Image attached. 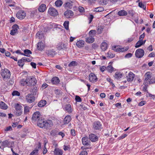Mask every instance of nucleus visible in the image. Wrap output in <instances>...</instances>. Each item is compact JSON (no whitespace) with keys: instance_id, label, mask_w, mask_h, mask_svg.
Here are the masks:
<instances>
[{"instance_id":"obj_1","label":"nucleus","mask_w":155,"mask_h":155,"mask_svg":"<svg viewBox=\"0 0 155 155\" xmlns=\"http://www.w3.org/2000/svg\"><path fill=\"white\" fill-rule=\"evenodd\" d=\"M38 126L41 128L47 129L53 125L52 121L50 120H45L41 119L37 122Z\"/></svg>"},{"instance_id":"obj_2","label":"nucleus","mask_w":155,"mask_h":155,"mask_svg":"<svg viewBox=\"0 0 155 155\" xmlns=\"http://www.w3.org/2000/svg\"><path fill=\"white\" fill-rule=\"evenodd\" d=\"M14 107L15 109V115L19 116L21 115L22 112L23 107L20 104L16 103L15 104Z\"/></svg>"},{"instance_id":"obj_3","label":"nucleus","mask_w":155,"mask_h":155,"mask_svg":"<svg viewBox=\"0 0 155 155\" xmlns=\"http://www.w3.org/2000/svg\"><path fill=\"white\" fill-rule=\"evenodd\" d=\"M1 75L3 79H8L11 76L10 72L8 69H5L1 72Z\"/></svg>"},{"instance_id":"obj_4","label":"nucleus","mask_w":155,"mask_h":155,"mask_svg":"<svg viewBox=\"0 0 155 155\" xmlns=\"http://www.w3.org/2000/svg\"><path fill=\"white\" fill-rule=\"evenodd\" d=\"M27 86H33L35 85L37 80L34 77H28L27 78Z\"/></svg>"},{"instance_id":"obj_5","label":"nucleus","mask_w":155,"mask_h":155,"mask_svg":"<svg viewBox=\"0 0 155 155\" xmlns=\"http://www.w3.org/2000/svg\"><path fill=\"white\" fill-rule=\"evenodd\" d=\"M144 50L141 48L137 49L135 52V55L136 57L140 58H142L144 55Z\"/></svg>"},{"instance_id":"obj_6","label":"nucleus","mask_w":155,"mask_h":155,"mask_svg":"<svg viewBox=\"0 0 155 155\" xmlns=\"http://www.w3.org/2000/svg\"><path fill=\"white\" fill-rule=\"evenodd\" d=\"M35 98V97L32 94H28L25 97L27 101L29 103H31L34 102Z\"/></svg>"},{"instance_id":"obj_7","label":"nucleus","mask_w":155,"mask_h":155,"mask_svg":"<svg viewBox=\"0 0 155 155\" xmlns=\"http://www.w3.org/2000/svg\"><path fill=\"white\" fill-rule=\"evenodd\" d=\"M93 127L96 130H100L102 128V125L99 121H95L93 124Z\"/></svg>"},{"instance_id":"obj_8","label":"nucleus","mask_w":155,"mask_h":155,"mask_svg":"<svg viewBox=\"0 0 155 155\" xmlns=\"http://www.w3.org/2000/svg\"><path fill=\"white\" fill-rule=\"evenodd\" d=\"M41 119V114L38 111H36L32 115V120L34 121H37L38 122Z\"/></svg>"},{"instance_id":"obj_9","label":"nucleus","mask_w":155,"mask_h":155,"mask_svg":"<svg viewBox=\"0 0 155 155\" xmlns=\"http://www.w3.org/2000/svg\"><path fill=\"white\" fill-rule=\"evenodd\" d=\"M16 16L18 18L22 19L25 17L26 13L23 11L20 10L16 13Z\"/></svg>"},{"instance_id":"obj_10","label":"nucleus","mask_w":155,"mask_h":155,"mask_svg":"<svg viewBox=\"0 0 155 155\" xmlns=\"http://www.w3.org/2000/svg\"><path fill=\"white\" fill-rule=\"evenodd\" d=\"M48 13L50 15L53 16H57L58 14L57 10L53 8H49Z\"/></svg>"},{"instance_id":"obj_11","label":"nucleus","mask_w":155,"mask_h":155,"mask_svg":"<svg viewBox=\"0 0 155 155\" xmlns=\"http://www.w3.org/2000/svg\"><path fill=\"white\" fill-rule=\"evenodd\" d=\"M112 49L116 52H124L128 49V47L124 48H118L117 46H114L112 47Z\"/></svg>"},{"instance_id":"obj_12","label":"nucleus","mask_w":155,"mask_h":155,"mask_svg":"<svg viewBox=\"0 0 155 155\" xmlns=\"http://www.w3.org/2000/svg\"><path fill=\"white\" fill-rule=\"evenodd\" d=\"M90 81L92 83L96 82L97 81V78L95 75L93 73H90L89 75Z\"/></svg>"},{"instance_id":"obj_13","label":"nucleus","mask_w":155,"mask_h":155,"mask_svg":"<svg viewBox=\"0 0 155 155\" xmlns=\"http://www.w3.org/2000/svg\"><path fill=\"white\" fill-rule=\"evenodd\" d=\"M12 29L10 32V34L12 35H14L17 33L19 27L17 25L15 24L12 26Z\"/></svg>"},{"instance_id":"obj_14","label":"nucleus","mask_w":155,"mask_h":155,"mask_svg":"<svg viewBox=\"0 0 155 155\" xmlns=\"http://www.w3.org/2000/svg\"><path fill=\"white\" fill-rule=\"evenodd\" d=\"M145 76V79L144 83V84H148L150 80L151 79H150L151 77V74L150 72H147L146 73Z\"/></svg>"},{"instance_id":"obj_15","label":"nucleus","mask_w":155,"mask_h":155,"mask_svg":"<svg viewBox=\"0 0 155 155\" xmlns=\"http://www.w3.org/2000/svg\"><path fill=\"white\" fill-rule=\"evenodd\" d=\"M89 138L92 142H96L98 140V137L97 136L94 134H89Z\"/></svg>"},{"instance_id":"obj_16","label":"nucleus","mask_w":155,"mask_h":155,"mask_svg":"<svg viewBox=\"0 0 155 155\" xmlns=\"http://www.w3.org/2000/svg\"><path fill=\"white\" fill-rule=\"evenodd\" d=\"M135 74L132 72H130L127 76V81L128 82L132 81L134 80Z\"/></svg>"},{"instance_id":"obj_17","label":"nucleus","mask_w":155,"mask_h":155,"mask_svg":"<svg viewBox=\"0 0 155 155\" xmlns=\"http://www.w3.org/2000/svg\"><path fill=\"white\" fill-rule=\"evenodd\" d=\"M46 54L48 56L53 57L56 54V52L54 49H50L47 51L46 52Z\"/></svg>"},{"instance_id":"obj_18","label":"nucleus","mask_w":155,"mask_h":155,"mask_svg":"<svg viewBox=\"0 0 155 155\" xmlns=\"http://www.w3.org/2000/svg\"><path fill=\"white\" fill-rule=\"evenodd\" d=\"M71 120V117L70 115H68L65 117L64 119V124H66L69 123Z\"/></svg>"},{"instance_id":"obj_19","label":"nucleus","mask_w":155,"mask_h":155,"mask_svg":"<svg viewBox=\"0 0 155 155\" xmlns=\"http://www.w3.org/2000/svg\"><path fill=\"white\" fill-rule=\"evenodd\" d=\"M65 110L66 111L69 113H71L73 111L71 106L70 104H66L65 105Z\"/></svg>"},{"instance_id":"obj_20","label":"nucleus","mask_w":155,"mask_h":155,"mask_svg":"<svg viewBox=\"0 0 155 155\" xmlns=\"http://www.w3.org/2000/svg\"><path fill=\"white\" fill-rule=\"evenodd\" d=\"M45 48V45L42 42L38 43L37 45V48L39 51H42Z\"/></svg>"},{"instance_id":"obj_21","label":"nucleus","mask_w":155,"mask_h":155,"mask_svg":"<svg viewBox=\"0 0 155 155\" xmlns=\"http://www.w3.org/2000/svg\"><path fill=\"white\" fill-rule=\"evenodd\" d=\"M82 143L83 145H88L90 142V141L88 140L87 137H84L82 139Z\"/></svg>"},{"instance_id":"obj_22","label":"nucleus","mask_w":155,"mask_h":155,"mask_svg":"<svg viewBox=\"0 0 155 155\" xmlns=\"http://www.w3.org/2000/svg\"><path fill=\"white\" fill-rule=\"evenodd\" d=\"M63 152L62 150L57 148H56L54 151L55 155H62Z\"/></svg>"},{"instance_id":"obj_23","label":"nucleus","mask_w":155,"mask_h":155,"mask_svg":"<svg viewBox=\"0 0 155 155\" xmlns=\"http://www.w3.org/2000/svg\"><path fill=\"white\" fill-rule=\"evenodd\" d=\"M38 91V87L36 86L31 88L30 90V92L31 93V94H32L33 95H36Z\"/></svg>"},{"instance_id":"obj_24","label":"nucleus","mask_w":155,"mask_h":155,"mask_svg":"<svg viewBox=\"0 0 155 155\" xmlns=\"http://www.w3.org/2000/svg\"><path fill=\"white\" fill-rule=\"evenodd\" d=\"M64 15L67 18L70 17V16H72L73 15V12L70 10H67L65 12Z\"/></svg>"},{"instance_id":"obj_25","label":"nucleus","mask_w":155,"mask_h":155,"mask_svg":"<svg viewBox=\"0 0 155 155\" xmlns=\"http://www.w3.org/2000/svg\"><path fill=\"white\" fill-rule=\"evenodd\" d=\"M86 41L88 43H92L94 41V39L92 36H90L86 38Z\"/></svg>"},{"instance_id":"obj_26","label":"nucleus","mask_w":155,"mask_h":155,"mask_svg":"<svg viewBox=\"0 0 155 155\" xmlns=\"http://www.w3.org/2000/svg\"><path fill=\"white\" fill-rule=\"evenodd\" d=\"M46 9V5L45 4H41L39 8L38 11L40 12H43L45 11Z\"/></svg>"},{"instance_id":"obj_27","label":"nucleus","mask_w":155,"mask_h":155,"mask_svg":"<svg viewBox=\"0 0 155 155\" xmlns=\"http://www.w3.org/2000/svg\"><path fill=\"white\" fill-rule=\"evenodd\" d=\"M0 108L3 110H6L8 108L7 105L3 102H0Z\"/></svg>"},{"instance_id":"obj_28","label":"nucleus","mask_w":155,"mask_h":155,"mask_svg":"<svg viewBox=\"0 0 155 155\" xmlns=\"http://www.w3.org/2000/svg\"><path fill=\"white\" fill-rule=\"evenodd\" d=\"M101 47L102 50L104 51L107 49V44L105 42H103L101 44Z\"/></svg>"},{"instance_id":"obj_29","label":"nucleus","mask_w":155,"mask_h":155,"mask_svg":"<svg viewBox=\"0 0 155 155\" xmlns=\"http://www.w3.org/2000/svg\"><path fill=\"white\" fill-rule=\"evenodd\" d=\"M24 54L22 55H25L27 57H29L30 56V54H32L31 51L28 49H25L24 50Z\"/></svg>"},{"instance_id":"obj_30","label":"nucleus","mask_w":155,"mask_h":155,"mask_svg":"<svg viewBox=\"0 0 155 155\" xmlns=\"http://www.w3.org/2000/svg\"><path fill=\"white\" fill-rule=\"evenodd\" d=\"M46 104V101L45 100H41L38 104V106L42 107L45 106Z\"/></svg>"},{"instance_id":"obj_31","label":"nucleus","mask_w":155,"mask_h":155,"mask_svg":"<svg viewBox=\"0 0 155 155\" xmlns=\"http://www.w3.org/2000/svg\"><path fill=\"white\" fill-rule=\"evenodd\" d=\"M127 14V12L124 10L120 11L117 13L118 15L120 16H126Z\"/></svg>"},{"instance_id":"obj_32","label":"nucleus","mask_w":155,"mask_h":155,"mask_svg":"<svg viewBox=\"0 0 155 155\" xmlns=\"http://www.w3.org/2000/svg\"><path fill=\"white\" fill-rule=\"evenodd\" d=\"M76 45L79 48L83 47L84 45V41L83 40H80L77 42Z\"/></svg>"},{"instance_id":"obj_33","label":"nucleus","mask_w":155,"mask_h":155,"mask_svg":"<svg viewBox=\"0 0 155 155\" xmlns=\"http://www.w3.org/2000/svg\"><path fill=\"white\" fill-rule=\"evenodd\" d=\"M51 81L54 84H58L60 81L58 78L56 77L53 78L51 80Z\"/></svg>"},{"instance_id":"obj_34","label":"nucleus","mask_w":155,"mask_h":155,"mask_svg":"<svg viewBox=\"0 0 155 155\" xmlns=\"http://www.w3.org/2000/svg\"><path fill=\"white\" fill-rule=\"evenodd\" d=\"M37 37H38L39 39H42L44 37V35L42 31H39L36 34Z\"/></svg>"},{"instance_id":"obj_35","label":"nucleus","mask_w":155,"mask_h":155,"mask_svg":"<svg viewBox=\"0 0 155 155\" xmlns=\"http://www.w3.org/2000/svg\"><path fill=\"white\" fill-rule=\"evenodd\" d=\"M97 33L96 31L95 30H92L90 31L89 35L90 36H92L93 38L95 35Z\"/></svg>"},{"instance_id":"obj_36","label":"nucleus","mask_w":155,"mask_h":155,"mask_svg":"<svg viewBox=\"0 0 155 155\" xmlns=\"http://www.w3.org/2000/svg\"><path fill=\"white\" fill-rule=\"evenodd\" d=\"M64 48L65 49H67V48L66 47L65 44L63 43H60L59 44L58 47V50H61Z\"/></svg>"},{"instance_id":"obj_37","label":"nucleus","mask_w":155,"mask_h":155,"mask_svg":"<svg viewBox=\"0 0 155 155\" xmlns=\"http://www.w3.org/2000/svg\"><path fill=\"white\" fill-rule=\"evenodd\" d=\"M20 84L21 85L23 86H24L26 85H27V78L22 79H21L20 81Z\"/></svg>"},{"instance_id":"obj_38","label":"nucleus","mask_w":155,"mask_h":155,"mask_svg":"<svg viewBox=\"0 0 155 155\" xmlns=\"http://www.w3.org/2000/svg\"><path fill=\"white\" fill-rule=\"evenodd\" d=\"M122 74L120 72H116L115 74L114 78H115L119 79L122 77Z\"/></svg>"},{"instance_id":"obj_39","label":"nucleus","mask_w":155,"mask_h":155,"mask_svg":"<svg viewBox=\"0 0 155 155\" xmlns=\"http://www.w3.org/2000/svg\"><path fill=\"white\" fill-rule=\"evenodd\" d=\"M106 69L110 73L114 71V68L111 65L108 66L107 67H106Z\"/></svg>"},{"instance_id":"obj_40","label":"nucleus","mask_w":155,"mask_h":155,"mask_svg":"<svg viewBox=\"0 0 155 155\" xmlns=\"http://www.w3.org/2000/svg\"><path fill=\"white\" fill-rule=\"evenodd\" d=\"M10 144V142L8 140H6L2 142V146L4 147H6L8 146Z\"/></svg>"},{"instance_id":"obj_41","label":"nucleus","mask_w":155,"mask_h":155,"mask_svg":"<svg viewBox=\"0 0 155 155\" xmlns=\"http://www.w3.org/2000/svg\"><path fill=\"white\" fill-rule=\"evenodd\" d=\"M62 2L61 0H57L55 2V4L56 6H61L62 4Z\"/></svg>"},{"instance_id":"obj_42","label":"nucleus","mask_w":155,"mask_h":155,"mask_svg":"<svg viewBox=\"0 0 155 155\" xmlns=\"http://www.w3.org/2000/svg\"><path fill=\"white\" fill-rule=\"evenodd\" d=\"M143 45V43L142 42L141 40H139L136 43L135 47L136 48H138L140 47Z\"/></svg>"},{"instance_id":"obj_43","label":"nucleus","mask_w":155,"mask_h":155,"mask_svg":"<svg viewBox=\"0 0 155 155\" xmlns=\"http://www.w3.org/2000/svg\"><path fill=\"white\" fill-rule=\"evenodd\" d=\"M24 61L22 59L19 60L18 61V64L19 66L22 67L24 65Z\"/></svg>"},{"instance_id":"obj_44","label":"nucleus","mask_w":155,"mask_h":155,"mask_svg":"<svg viewBox=\"0 0 155 155\" xmlns=\"http://www.w3.org/2000/svg\"><path fill=\"white\" fill-rule=\"evenodd\" d=\"M69 21H66L64 22L63 24L64 27L67 30H68L69 29Z\"/></svg>"},{"instance_id":"obj_45","label":"nucleus","mask_w":155,"mask_h":155,"mask_svg":"<svg viewBox=\"0 0 155 155\" xmlns=\"http://www.w3.org/2000/svg\"><path fill=\"white\" fill-rule=\"evenodd\" d=\"M77 62L76 61H72L68 65L69 67H73L77 65Z\"/></svg>"},{"instance_id":"obj_46","label":"nucleus","mask_w":155,"mask_h":155,"mask_svg":"<svg viewBox=\"0 0 155 155\" xmlns=\"http://www.w3.org/2000/svg\"><path fill=\"white\" fill-rule=\"evenodd\" d=\"M64 6L70 8H72V4L69 2H66L64 5Z\"/></svg>"},{"instance_id":"obj_47","label":"nucleus","mask_w":155,"mask_h":155,"mask_svg":"<svg viewBox=\"0 0 155 155\" xmlns=\"http://www.w3.org/2000/svg\"><path fill=\"white\" fill-rule=\"evenodd\" d=\"M104 10V8L103 7H99L95 8L94 11L96 12H101Z\"/></svg>"},{"instance_id":"obj_48","label":"nucleus","mask_w":155,"mask_h":155,"mask_svg":"<svg viewBox=\"0 0 155 155\" xmlns=\"http://www.w3.org/2000/svg\"><path fill=\"white\" fill-rule=\"evenodd\" d=\"M58 134V131L55 130H51L50 132V135L51 136H54Z\"/></svg>"},{"instance_id":"obj_49","label":"nucleus","mask_w":155,"mask_h":155,"mask_svg":"<svg viewBox=\"0 0 155 155\" xmlns=\"http://www.w3.org/2000/svg\"><path fill=\"white\" fill-rule=\"evenodd\" d=\"M115 54L111 53L110 51H109L107 54V56L110 58H112L114 57Z\"/></svg>"},{"instance_id":"obj_50","label":"nucleus","mask_w":155,"mask_h":155,"mask_svg":"<svg viewBox=\"0 0 155 155\" xmlns=\"http://www.w3.org/2000/svg\"><path fill=\"white\" fill-rule=\"evenodd\" d=\"M38 151V149H35L31 153L30 155H37Z\"/></svg>"},{"instance_id":"obj_51","label":"nucleus","mask_w":155,"mask_h":155,"mask_svg":"<svg viewBox=\"0 0 155 155\" xmlns=\"http://www.w3.org/2000/svg\"><path fill=\"white\" fill-rule=\"evenodd\" d=\"M12 94L13 96H19L20 93L17 91H14L12 93Z\"/></svg>"},{"instance_id":"obj_52","label":"nucleus","mask_w":155,"mask_h":155,"mask_svg":"<svg viewBox=\"0 0 155 155\" xmlns=\"http://www.w3.org/2000/svg\"><path fill=\"white\" fill-rule=\"evenodd\" d=\"M103 28H102V27L101 26H98L97 27V32L99 34H101V33L102 31Z\"/></svg>"},{"instance_id":"obj_53","label":"nucleus","mask_w":155,"mask_h":155,"mask_svg":"<svg viewBox=\"0 0 155 155\" xmlns=\"http://www.w3.org/2000/svg\"><path fill=\"white\" fill-rule=\"evenodd\" d=\"M107 81L109 82L111 84L112 87H114L115 86L114 84L113 83L112 80L110 78H107Z\"/></svg>"},{"instance_id":"obj_54","label":"nucleus","mask_w":155,"mask_h":155,"mask_svg":"<svg viewBox=\"0 0 155 155\" xmlns=\"http://www.w3.org/2000/svg\"><path fill=\"white\" fill-rule=\"evenodd\" d=\"M75 99L76 101L77 102H80L81 101V98L78 96L76 95L75 96Z\"/></svg>"},{"instance_id":"obj_55","label":"nucleus","mask_w":155,"mask_h":155,"mask_svg":"<svg viewBox=\"0 0 155 155\" xmlns=\"http://www.w3.org/2000/svg\"><path fill=\"white\" fill-rule=\"evenodd\" d=\"M29 107L27 106H26L24 108V112L25 113H27L29 111Z\"/></svg>"},{"instance_id":"obj_56","label":"nucleus","mask_w":155,"mask_h":155,"mask_svg":"<svg viewBox=\"0 0 155 155\" xmlns=\"http://www.w3.org/2000/svg\"><path fill=\"white\" fill-rule=\"evenodd\" d=\"M154 83H155V78H153L150 80L148 84H151Z\"/></svg>"},{"instance_id":"obj_57","label":"nucleus","mask_w":155,"mask_h":155,"mask_svg":"<svg viewBox=\"0 0 155 155\" xmlns=\"http://www.w3.org/2000/svg\"><path fill=\"white\" fill-rule=\"evenodd\" d=\"M94 18V16L92 15H90V16L89 18V24H90L92 21L93 18Z\"/></svg>"},{"instance_id":"obj_58","label":"nucleus","mask_w":155,"mask_h":155,"mask_svg":"<svg viewBox=\"0 0 155 155\" xmlns=\"http://www.w3.org/2000/svg\"><path fill=\"white\" fill-rule=\"evenodd\" d=\"M12 130V128L11 126H9L7 127L5 129V130L6 131H9Z\"/></svg>"},{"instance_id":"obj_59","label":"nucleus","mask_w":155,"mask_h":155,"mask_svg":"<svg viewBox=\"0 0 155 155\" xmlns=\"http://www.w3.org/2000/svg\"><path fill=\"white\" fill-rule=\"evenodd\" d=\"M36 11H32L30 15V16L31 17H33L35 16V14L36 13Z\"/></svg>"},{"instance_id":"obj_60","label":"nucleus","mask_w":155,"mask_h":155,"mask_svg":"<svg viewBox=\"0 0 155 155\" xmlns=\"http://www.w3.org/2000/svg\"><path fill=\"white\" fill-rule=\"evenodd\" d=\"M87 152L86 150H83L81 152V155H87Z\"/></svg>"},{"instance_id":"obj_61","label":"nucleus","mask_w":155,"mask_h":155,"mask_svg":"<svg viewBox=\"0 0 155 155\" xmlns=\"http://www.w3.org/2000/svg\"><path fill=\"white\" fill-rule=\"evenodd\" d=\"M81 108L84 110H85L87 109V107L85 106L84 104H81L80 105Z\"/></svg>"},{"instance_id":"obj_62","label":"nucleus","mask_w":155,"mask_h":155,"mask_svg":"<svg viewBox=\"0 0 155 155\" xmlns=\"http://www.w3.org/2000/svg\"><path fill=\"white\" fill-rule=\"evenodd\" d=\"M146 101H141L140 102L139 104L138 105L140 106H142L145 104Z\"/></svg>"},{"instance_id":"obj_63","label":"nucleus","mask_w":155,"mask_h":155,"mask_svg":"<svg viewBox=\"0 0 155 155\" xmlns=\"http://www.w3.org/2000/svg\"><path fill=\"white\" fill-rule=\"evenodd\" d=\"M78 9L79 11L81 12H83L84 10V8L81 6H80L78 8Z\"/></svg>"},{"instance_id":"obj_64","label":"nucleus","mask_w":155,"mask_h":155,"mask_svg":"<svg viewBox=\"0 0 155 155\" xmlns=\"http://www.w3.org/2000/svg\"><path fill=\"white\" fill-rule=\"evenodd\" d=\"M71 134L73 136H75L76 134L75 130L74 129H71Z\"/></svg>"}]
</instances>
